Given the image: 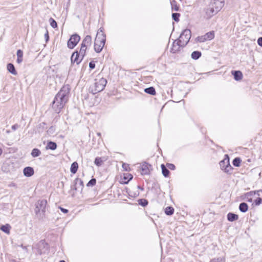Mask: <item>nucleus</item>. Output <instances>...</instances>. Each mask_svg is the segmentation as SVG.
I'll return each mask as SVG.
<instances>
[{
  "label": "nucleus",
  "mask_w": 262,
  "mask_h": 262,
  "mask_svg": "<svg viewBox=\"0 0 262 262\" xmlns=\"http://www.w3.org/2000/svg\"><path fill=\"white\" fill-rule=\"evenodd\" d=\"M70 89L69 85L62 87L55 96L52 102V108L56 113H59L69 100Z\"/></svg>",
  "instance_id": "obj_1"
},
{
  "label": "nucleus",
  "mask_w": 262,
  "mask_h": 262,
  "mask_svg": "<svg viewBox=\"0 0 262 262\" xmlns=\"http://www.w3.org/2000/svg\"><path fill=\"white\" fill-rule=\"evenodd\" d=\"M107 83V80L104 78H101L96 81L93 85L90 87L89 91L93 94H97L103 91Z\"/></svg>",
  "instance_id": "obj_2"
},
{
  "label": "nucleus",
  "mask_w": 262,
  "mask_h": 262,
  "mask_svg": "<svg viewBox=\"0 0 262 262\" xmlns=\"http://www.w3.org/2000/svg\"><path fill=\"white\" fill-rule=\"evenodd\" d=\"M106 41L105 34L96 35L94 42V50L96 52L100 53L103 49Z\"/></svg>",
  "instance_id": "obj_3"
},
{
  "label": "nucleus",
  "mask_w": 262,
  "mask_h": 262,
  "mask_svg": "<svg viewBox=\"0 0 262 262\" xmlns=\"http://www.w3.org/2000/svg\"><path fill=\"white\" fill-rule=\"evenodd\" d=\"M221 169L227 173H231L233 169L229 162V157L228 155H225V158L220 161Z\"/></svg>",
  "instance_id": "obj_4"
},
{
  "label": "nucleus",
  "mask_w": 262,
  "mask_h": 262,
  "mask_svg": "<svg viewBox=\"0 0 262 262\" xmlns=\"http://www.w3.org/2000/svg\"><path fill=\"white\" fill-rule=\"evenodd\" d=\"M190 37L191 31L189 29H185L181 33L179 39L182 42V46H186Z\"/></svg>",
  "instance_id": "obj_5"
},
{
  "label": "nucleus",
  "mask_w": 262,
  "mask_h": 262,
  "mask_svg": "<svg viewBox=\"0 0 262 262\" xmlns=\"http://www.w3.org/2000/svg\"><path fill=\"white\" fill-rule=\"evenodd\" d=\"M47 204V201L46 200H39L36 204V208L35 209V213L37 215L41 211L42 213L45 212Z\"/></svg>",
  "instance_id": "obj_6"
},
{
  "label": "nucleus",
  "mask_w": 262,
  "mask_h": 262,
  "mask_svg": "<svg viewBox=\"0 0 262 262\" xmlns=\"http://www.w3.org/2000/svg\"><path fill=\"white\" fill-rule=\"evenodd\" d=\"M80 37L77 34L71 35L70 39L68 41V47L70 49H73L80 41Z\"/></svg>",
  "instance_id": "obj_7"
},
{
  "label": "nucleus",
  "mask_w": 262,
  "mask_h": 262,
  "mask_svg": "<svg viewBox=\"0 0 262 262\" xmlns=\"http://www.w3.org/2000/svg\"><path fill=\"white\" fill-rule=\"evenodd\" d=\"M210 5L213 7L216 12H218L223 7L224 2L223 0H212Z\"/></svg>",
  "instance_id": "obj_8"
},
{
  "label": "nucleus",
  "mask_w": 262,
  "mask_h": 262,
  "mask_svg": "<svg viewBox=\"0 0 262 262\" xmlns=\"http://www.w3.org/2000/svg\"><path fill=\"white\" fill-rule=\"evenodd\" d=\"M185 46H182V42L178 39L175 40L172 44V48H171V52L175 53L180 50L181 48H183Z\"/></svg>",
  "instance_id": "obj_9"
},
{
  "label": "nucleus",
  "mask_w": 262,
  "mask_h": 262,
  "mask_svg": "<svg viewBox=\"0 0 262 262\" xmlns=\"http://www.w3.org/2000/svg\"><path fill=\"white\" fill-rule=\"evenodd\" d=\"M205 14L207 18L209 19L212 16L216 14L217 12L215 10L213 7L211 6L210 5L208 8L205 9Z\"/></svg>",
  "instance_id": "obj_10"
},
{
  "label": "nucleus",
  "mask_w": 262,
  "mask_h": 262,
  "mask_svg": "<svg viewBox=\"0 0 262 262\" xmlns=\"http://www.w3.org/2000/svg\"><path fill=\"white\" fill-rule=\"evenodd\" d=\"M82 59L78 54L77 51H75L72 55L71 57V61L72 63H76L77 64H79L82 61Z\"/></svg>",
  "instance_id": "obj_11"
},
{
  "label": "nucleus",
  "mask_w": 262,
  "mask_h": 262,
  "mask_svg": "<svg viewBox=\"0 0 262 262\" xmlns=\"http://www.w3.org/2000/svg\"><path fill=\"white\" fill-rule=\"evenodd\" d=\"M151 165L146 162H143L141 165V174L142 175L148 174L150 172Z\"/></svg>",
  "instance_id": "obj_12"
},
{
  "label": "nucleus",
  "mask_w": 262,
  "mask_h": 262,
  "mask_svg": "<svg viewBox=\"0 0 262 262\" xmlns=\"http://www.w3.org/2000/svg\"><path fill=\"white\" fill-rule=\"evenodd\" d=\"M92 37L90 35H86L82 41L81 46L88 48L91 45Z\"/></svg>",
  "instance_id": "obj_13"
},
{
  "label": "nucleus",
  "mask_w": 262,
  "mask_h": 262,
  "mask_svg": "<svg viewBox=\"0 0 262 262\" xmlns=\"http://www.w3.org/2000/svg\"><path fill=\"white\" fill-rule=\"evenodd\" d=\"M24 174L26 177H30L34 174V169L31 167H26L23 170Z\"/></svg>",
  "instance_id": "obj_14"
},
{
  "label": "nucleus",
  "mask_w": 262,
  "mask_h": 262,
  "mask_svg": "<svg viewBox=\"0 0 262 262\" xmlns=\"http://www.w3.org/2000/svg\"><path fill=\"white\" fill-rule=\"evenodd\" d=\"M232 74L234 76V79L236 81L240 80L243 78V74L239 71H232Z\"/></svg>",
  "instance_id": "obj_15"
},
{
  "label": "nucleus",
  "mask_w": 262,
  "mask_h": 262,
  "mask_svg": "<svg viewBox=\"0 0 262 262\" xmlns=\"http://www.w3.org/2000/svg\"><path fill=\"white\" fill-rule=\"evenodd\" d=\"M7 70H8V71L11 73L12 74L14 75H17V72L15 70V68L14 66V65L11 63H9L7 64Z\"/></svg>",
  "instance_id": "obj_16"
},
{
  "label": "nucleus",
  "mask_w": 262,
  "mask_h": 262,
  "mask_svg": "<svg viewBox=\"0 0 262 262\" xmlns=\"http://www.w3.org/2000/svg\"><path fill=\"white\" fill-rule=\"evenodd\" d=\"M238 218L237 214L230 212L227 214V219L230 222H233L236 221Z\"/></svg>",
  "instance_id": "obj_17"
},
{
  "label": "nucleus",
  "mask_w": 262,
  "mask_h": 262,
  "mask_svg": "<svg viewBox=\"0 0 262 262\" xmlns=\"http://www.w3.org/2000/svg\"><path fill=\"white\" fill-rule=\"evenodd\" d=\"M239 209L242 212H246L248 211V205L246 203H241L239 205Z\"/></svg>",
  "instance_id": "obj_18"
},
{
  "label": "nucleus",
  "mask_w": 262,
  "mask_h": 262,
  "mask_svg": "<svg viewBox=\"0 0 262 262\" xmlns=\"http://www.w3.org/2000/svg\"><path fill=\"white\" fill-rule=\"evenodd\" d=\"M204 35L207 40H211L214 37V32L213 31L208 32Z\"/></svg>",
  "instance_id": "obj_19"
},
{
  "label": "nucleus",
  "mask_w": 262,
  "mask_h": 262,
  "mask_svg": "<svg viewBox=\"0 0 262 262\" xmlns=\"http://www.w3.org/2000/svg\"><path fill=\"white\" fill-rule=\"evenodd\" d=\"M78 163L76 162H74L71 165V166L70 168V171L72 173L74 174L77 172V171L78 170Z\"/></svg>",
  "instance_id": "obj_20"
},
{
  "label": "nucleus",
  "mask_w": 262,
  "mask_h": 262,
  "mask_svg": "<svg viewBox=\"0 0 262 262\" xmlns=\"http://www.w3.org/2000/svg\"><path fill=\"white\" fill-rule=\"evenodd\" d=\"M144 92L146 93H147V94L151 95H155L156 94V90H155V88L152 86H150V87L145 89Z\"/></svg>",
  "instance_id": "obj_21"
},
{
  "label": "nucleus",
  "mask_w": 262,
  "mask_h": 262,
  "mask_svg": "<svg viewBox=\"0 0 262 262\" xmlns=\"http://www.w3.org/2000/svg\"><path fill=\"white\" fill-rule=\"evenodd\" d=\"M57 148V144L55 142L50 141L48 143L46 148L51 150H55Z\"/></svg>",
  "instance_id": "obj_22"
},
{
  "label": "nucleus",
  "mask_w": 262,
  "mask_h": 262,
  "mask_svg": "<svg viewBox=\"0 0 262 262\" xmlns=\"http://www.w3.org/2000/svg\"><path fill=\"white\" fill-rule=\"evenodd\" d=\"M31 155L33 158H36L41 155V151L38 148H35L32 149Z\"/></svg>",
  "instance_id": "obj_23"
},
{
  "label": "nucleus",
  "mask_w": 262,
  "mask_h": 262,
  "mask_svg": "<svg viewBox=\"0 0 262 262\" xmlns=\"http://www.w3.org/2000/svg\"><path fill=\"white\" fill-rule=\"evenodd\" d=\"M202 55V53L200 51H193L191 55V58L194 60L198 59Z\"/></svg>",
  "instance_id": "obj_24"
},
{
  "label": "nucleus",
  "mask_w": 262,
  "mask_h": 262,
  "mask_svg": "<svg viewBox=\"0 0 262 262\" xmlns=\"http://www.w3.org/2000/svg\"><path fill=\"white\" fill-rule=\"evenodd\" d=\"M74 183H75V185L73 187V189H75L76 190L77 189V188L76 186V185L77 184H79L81 186V187H83V181L80 179H78V178L74 180Z\"/></svg>",
  "instance_id": "obj_25"
},
{
  "label": "nucleus",
  "mask_w": 262,
  "mask_h": 262,
  "mask_svg": "<svg viewBox=\"0 0 262 262\" xmlns=\"http://www.w3.org/2000/svg\"><path fill=\"white\" fill-rule=\"evenodd\" d=\"M161 167L162 169V174H163V176L165 177H168L169 173V170L167 169L166 167H165V166L164 164H162Z\"/></svg>",
  "instance_id": "obj_26"
},
{
  "label": "nucleus",
  "mask_w": 262,
  "mask_h": 262,
  "mask_svg": "<svg viewBox=\"0 0 262 262\" xmlns=\"http://www.w3.org/2000/svg\"><path fill=\"white\" fill-rule=\"evenodd\" d=\"M174 212V209L173 207L168 206L165 209V213L166 215H171Z\"/></svg>",
  "instance_id": "obj_27"
},
{
  "label": "nucleus",
  "mask_w": 262,
  "mask_h": 262,
  "mask_svg": "<svg viewBox=\"0 0 262 262\" xmlns=\"http://www.w3.org/2000/svg\"><path fill=\"white\" fill-rule=\"evenodd\" d=\"M0 229L1 230H2L3 232H4L6 233H9L10 226L8 224H7L5 225H2Z\"/></svg>",
  "instance_id": "obj_28"
},
{
  "label": "nucleus",
  "mask_w": 262,
  "mask_h": 262,
  "mask_svg": "<svg viewBox=\"0 0 262 262\" xmlns=\"http://www.w3.org/2000/svg\"><path fill=\"white\" fill-rule=\"evenodd\" d=\"M86 49L87 48L81 46L80 51L78 52V54H79V55L80 56L82 59L85 55Z\"/></svg>",
  "instance_id": "obj_29"
},
{
  "label": "nucleus",
  "mask_w": 262,
  "mask_h": 262,
  "mask_svg": "<svg viewBox=\"0 0 262 262\" xmlns=\"http://www.w3.org/2000/svg\"><path fill=\"white\" fill-rule=\"evenodd\" d=\"M172 10H174L177 11L179 10V7L177 5V2L176 1L173 0L170 2Z\"/></svg>",
  "instance_id": "obj_30"
},
{
  "label": "nucleus",
  "mask_w": 262,
  "mask_h": 262,
  "mask_svg": "<svg viewBox=\"0 0 262 262\" xmlns=\"http://www.w3.org/2000/svg\"><path fill=\"white\" fill-rule=\"evenodd\" d=\"M242 160L239 158H235L232 162L233 165L236 167H239L240 166Z\"/></svg>",
  "instance_id": "obj_31"
},
{
  "label": "nucleus",
  "mask_w": 262,
  "mask_h": 262,
  "mask_svg": "<svg viewBox=\"0 0 262 262\" xmlns=\"http://www.w3.org/2000/svg\"><path fill=\"white\" fill-rule=\"evenodd\" d=\"M139 204L141 205L143 207H145L148 204V201L147 200L145 199H140L138 201Z\"/></svg>",
  "instance_id": "obj_32"
},
{
  "label": "nucleus",
  "mask_w": 262,
  "mask_h": 262,
  "mask_svg": "<svg viewBox=\"0 0 262 262\" xmlns=\"http://www.w3.org/2000/svg\"><path fill=\"white\" fill-rule=\"evenodd\" d=\"M95 164L98 166H100L102 165V163H103V161L102 160L101 158H100V157H97L95 158Z\"/></svg>",
  "instance_id": "obj_33"
},
{
  "label": "nucleus",
  "mask_w": 262,
  "mask_h": 262,
  "mask_svg": "<svg viewBox=\"0 0 262 262\" xmlns=\"http://www.w3.org/2000/svg\"><path fill=\"white\" fill-rule=\"evenodd\" d=\"M180 16V14L178 13H173L172 14V19L178 22L179 21V17Z\"/></svg>",
  "instance_id": "obj_34"
},
{
  "label": "nucleus",
  "mask_w": 262,
  "mask_h": 262,
  "mask_svg": "<svg viewBox=\"0 0 262 262\" xmlns=\"http://www.w3.org/2000/svg\"><path fill=\"white\" fill-rule=\"evenodd\" d=\"M55 128L54 126H51L47 130V134L49 135H52L54 134Z\"/></svg>",
  "instance_id": "obj_35"
},
{
  "label": "nucleus",
  "mask_w": 262,
  "mask_h": 262,
  "mask_svg": "<svg viewBox=\"0 0 262 262\" xmlns=\"http://www.w3.org/2000/svg\"><path fill=\"white\" fill-rule=\"evenodd\" d=\"M50 22L51 26L53 28H55L57 27V24L56 21L52 18L50 19Z\"/></svg>",
  "instance_id": "obj_36"
},
{
  "label": "nucleus",
  "mask_w": 262,
  "mask_h": 262,
  "mask_svg": "<svg viewBox=\"0 0 262 262\" xmlns=\"http://www.w3.org/2000/svg\"><path fill=\"white\" fill-rule=\"evenodd\" d=\"M96 183V180L95 179L93 178L87 184L88 186H94Z\"/></svg>",
  "instance_id": "obj_37"
},
{
  "label": "nucleus",
  "mask_w": 262,
  "mask_h": 262,
  "mask_svg": "<svg viewBox=\"0 0 262 262\" xmlns=\"http://www.w3.org/2000/svg\"><path fill=\"white\" fill-rule=\"evenodd\" d=\"M197 41L200 42H203L207 40L206 38L205 37V35H202L201 36H198L196 38Z\"/></svg>",
  "instance_id": "obj_38"
},
{
  "label": "nucleus",
  "mask_w": 262,
  "mask_h": 262,
  "mask_svg": "<svg viewBox=\"0 0 262 262\" xmlns=\"http://www.w3.org/2000/svg\"><path fill=\"white\" fill-rule=\"evenodd\" d=\"M210 262H225V259L223 258L220 257L216 259H213L210 261Z\"/></svg>",
  "instance_id": "obj_39"
},
{
  "label": "nucleus",
  "mask_w": 262,
  "mask_h": 262,
  "mask_svg": "<svg viewBox=\"0 0 262 262\" xmlns=\"http://www.w3.org/2000/svg\"><path fill=\"white\" fill-rule=\"evenodd\" d=\"M167 167L168 168L171 169V170H174L176 168V166L174 164L171 163H167L166 164Z\"/></svg>",
  "instance_id": "obj_40"
},
{
  "label": "nucleus",
  "mask_w": 262,
  "mask_h": 262,
  "mask_svg": "<svg viewBox=\"0 0 262 262\" xmlns=\"http://www.w3.org/2000/svg\"><path fill=\"white\" fill-rule=\"evenodd\" d=\"M122 167L125 171H129L130 169L129 165L125 163H123Z\"/></svg>",
  "instance_id": "obj_41"
},
{
  "label": "nucleus",
  "mask_w": 262,
  "mask_h": 262,
  "mask_svg": "<svg viewBox=\"0 0 262 262\" xmlns=\"http://www.w3.org/2000/svg\"><path fill=\"white\" fill-rule=\"evenodd\" d=\"M262 203V199L261 198L258 197L255 200V203L256 205H259Z\"/></svg>",
  "instance_id": "obj_42"
},
{
  "label": "nucleus",
  "mask_w": 262,
  "mask_h": 262,
  "mask_svg": "<svg viewBox=\"0 0 262 262\" xmlns=\"http://www.w3.org/2000/svg\"><path fill=\"white\" fill-rule=\"evenodd\" d=\"M17 57H23V52L21 50H18L17 51Z\"/></svg>",
  "instance_id": "obj_43"
},
{
  "label": "nucleus",
  "mask_w": 262,
  "mask_h": 262,
  "mask_svg": "<svg viewBox=\"0 0 262 262\" xmlns=\"http://www.w3.org/2000/svg\"><path fill=\"white\" fill-rule=\"evenodd\" d=\"M89 67L91 69H93L95 67V64L93 61H91L89 63Z\"/></svg>",
  "instance_id": "obj_44"
},
{
  "label": "nucleus",
  "mask_w": 262,
  "mask_h": 262,
  "mask_svg": "<svg viewBox=\"0 0 262 262\" xmlns=\"http://www.w3.org/2000/svg\"><path fill=\"white\" fill-rule=\"evenodd\" d=\"M257 43L259 46L262 47V37H260L258 39Z\"/></svg>",
  "instance_id": "obj_45"
},
{
  "label": "nucleus",
  "mask_w": 262,
  "mask_h": 262,
  "mask_svg": "<svg viewBox=\"0 0 262 262\" xmlns=\"http://www.w3.org/2000/svg\"><path fill=\"white\" fill-rule=\"evenodd\" d=\"M45 37L46 38V41L47 42L49 40V36L48 34V31H47L46 33L45 34Z\"/></svg>",
  "instance_id": "obj_46"
},
{
  "label": "nucleus",
  "mask_w": 262,
  "mask_h": 262,
  "mask_svg": "<svg viewBox=\"0 0 262 262\" xmlns=\"http://www.w3.org/2000/svg\"><path fill=\"white\" fill-rule=\"evenodd\" d=\"M19 127V125L17 124H15L13 125L12 126V129L13 130H15L16 129H17Z\"/></svg>",
  "instance_id": "obj_47"
},
{
  "label": "nucleus",
  "mask_w": 262,
  "mask_h": 262,
  "mask_svg": "<svg viewBox=\"0 0 262 262\" xmlns=\"http://www.w3.org/2000/svg\"><path fill=\"white\" fill-rule=\"evenodd\" d=\"M256 194L259 197H262V190H259L257 191Z\"/></svg>",
  "instance_id": "obj_48"
},
{
  "label": "nucleus",
  "mask_w": 262,
  "mask_h": 262,
  "mask_svg": "<svg viewBox=\"0 0 262 262\" xmlns=\"http://www.w3.org/2000/svg\"><path fill=\"white\" fill-rule=\"evenodd\" d=\"M60 208L61 211L62 212H63V213H67V212H68V209H64V208H61V207H60Z\"/></svg>",
  "instance_id": "obj_49"
},
{
  "label": "nucleus",
  "mask_w": 262,
  "mask_h": 262,
  "mask_svg": "<svg viewBox=\"0 0 262 262\" xmlns=\"http://www.w3.org/2000/svg\"><path fill=\"white\" fill-rule=\"evenodd\" d=\"M23 61V58L22 57H17V62L18 63H20L22 62Z\"/></svg>",
  "instance_id": "obj_50"
},
{
  "label": "nucleus",
  "mask_w": 262,
  "mask_h": 262,
  "mask_svg": "<svg viewBox=\"0 0 262 262\" xmlns=\"http://www.w3.org/2000/svg\"><path fill=\"white\" fill-rule=\"evenodd\" d=\"M105 34L103 31V30L102 28H100L99 31H98L97 34Z\"/></svg>",
  "instance_id": "obj_51"
},
{
  "label": "nucleus",
  "mask_w": 262,
  "mask_h": 262,
  "mask_svg": "<svg viewBox=\"0 0 262 262\" xmlns=\"http://www.w3.org/2000/svg\"><path fill=\"white\" fill-rule=\"evenodd\" d=\"M3 153V149L2 148L0 147V156Z\"/></svg>",
  "instance_id": "obj_52"
},
{
  "label": "nucleus",
  "mask_w": 262,
  "mask_h": 262,
  "mask_svg": "<svg viewBox=\"0 0 262 262\" xmlns=\"http://www.w3.org/2000/svg\"><path fill=\"white\" fill-rule=\"evenodd\" d=\"M97 135L100 137L101 136V134L100 133H98Z\"/></svg>",
  "instance_id": "obj_53"
},
{
  "label": "nucleus",
  "mask_w": 262,
  "mask_h": 262,
  "mask_svg": "<svg viewBox=\"0 0 262 262\" xmlns=\"http://www.w3.org/2000/svg\"><path fill=\"white\" fill-rule=\"evenodd\" d=\"M129 176H130V178L129 179V180H131L133 178V177L131 175H130Z\"/></svg>",
  "instance_id": "obj_54"
},
{
  "label": "nucleus",
  "mask_w": 262,
  "mask_h": 262,
  "mask_svg": "<svg viewBox=\"0 0 262 262\" xmlns=\"http://www.w3.org/2000/svg\"><path fill=\"white\" fill-rule=\"evenodd\" d=\"M59 262H66V261L63 260H60Z\"/></svg>",
  "instance_id": "obj_55"
}]
</instances>
